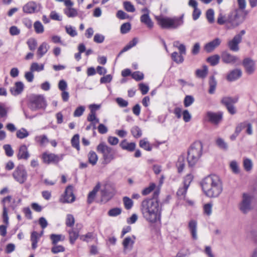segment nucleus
Returning <instances> with one entry per match:
<instances>
[{
	"label": "nucleus",
	"mask_w": 257,
	"mask_h": 257,
	"mask_svg": "<svg viewBox=\"0 0 257 257\" xmlns=\"http://www.w3.org/2000/svg\"><path fill=\"white\" fill-rule=\"evenodd\" d=\"M140 209L143 218L148 222L154 224L161 221L162 209L157 200H143Z\"/></svg>",
	"instance_id": "f257e3e1"
},
{
	"label": "nucleus",
	"mask_w": 257,
	"mask_h": 257,
	"mask_svg": "<svg viewBox=\"0 0 257 257\" xmlns=\"http://www.w3.org/2000/svg\"><path fill=\"white\" fill-rule=\"evenodd\" d=\"M202 189L205 195L210 198L219 196L222 191V182L218 176L209 175L200 182Z\"/></svg>",
	"instance_id": "f03ea898"
},
{
	"label": "nucleus",
	"mask_w": 257,
	"mask_h": 257,
	"mask_svg": "<svg viewBox=\"0 0 257 257\" xmlns=\"http://www.w3.org/2000/svg\"><path fill=\"white\" fill-rule=\"evenodd\" d=\"M158 24L162 28L169 30L177 29L184 23L183 15L180 17H169L163 15L155 17Z\"/></svg>",
	"instance_id": "7ed1b4c3"
},
{
	"label": "nucleus",
	"mask_w": 257,
	"mask_h": 257,
	"mask_svg": "<svg viewBox=\"0 0 257 257\" xmlns=\"http://www.w3.org/2000/svg\"><path fill=\"white\" fill-rule=\"evenodd\" d=\"M203 145L200 141L194 142L188 151L187 160L190 166H193L202 155Z\"/></svg>",
	"instance_id": "20e7f679"
},
{
	"label": "nucleus",
	"mask_w": 257,
	"mask_h": 257,
	"mask_svg": "<svg viewBox=\"0 0 257 257\" xmlns=\"http://www.w3.org/2000/svg\"><path fill=\"white\" fill-rule=\"evenodd\" d=\"M96 150L102 154V164L103 165L109 164L115 158V151L103 142L97 146Z\"/></svg>",
	"instance_id": "39448f33"
},
{
	"label": "nucleus",
	"mask_w": 257,
	"mask_h": 257,
	"mask_svg": "<svg viewBox=\"0 0 257 257\" xmlns=\"http://www.w3.org/2000/svg\"><path fill=\"white\" fill-rule=\"evenodd\" d=\"M248 11L235 9L228 15L227 21L234 27H236L241 24L248 15Z\"/></svg>",
	"instance_id": "423d86ee"
},
{
	"label": "nucleus",
	"mask_w": 257,
	"mask_h": 257,
	"mask_svg": "<svg viewBox=\"0 0 257 257\" xmlns=\"http://www.w3.org/2000/svg\"><path fill=\"white\" fill-rule=\"evenodd\" d=\"M253 196L249 193H243L241 199L238 204L239 210L243 213L246 214L251 209V202Z\"/></svg>",
	"instance_id": "0eeeda50"
},
{
	"label": "nucleus",
	"mask_w": 257,
	"mask_h": 257,
	"mask_svg": "<svg viewBox=\"0 0 257 257\" xmlns=\"http://www.w3.org/2000/svg\"><path fill=\"white\" fill-rule=\"evenodd\" d=\"M46 106V101L43 95H35L32 96L30 105L31 110L35 111L39 109H45Z\"/></svg>",
	"instance_id": "6e6552de"
},
{
	"label": "nucleus",
	"mask_w": 257,
	"mask_h": 257,
	"mask_svg": "<svg viewBox=\"0 0 257 257\" xmlns=\"http://www.w3.org/2000/svg\"><path fill=\"white\" fill-rule=\"evenodd\" d=\"M13 176L20 184H23L27 179L28 174L24 167L23 165H19L13 173Z\"/></svg>",
	"instance_id": "1a4fd4ad"
},
{
	"label": "nucleus",
	"mask_w": 257,
	"mask_h": 257,
	"mask_svg": "<svg viewBox=\"0 0 257 257\" xmlns=\"http://www.w3.org/2000/svg\"><path fill=\"white\" fill-rule=\"evenodd\" d=\"M64 155H56L53 153H44L42 154V158L44 163L46 164H57L63 160Z\"/></svg>",
	"instance_id": "9d476101"
},
{
	"label": "nucleus",
	"mask_w": 257,
	"mask_h": 257,
	"mask_svg": "<svg viewBox=\"0 0 257 257\" xmlns=\"http://www.w3.org/2000/svg\"><path fill=\"white\" fill-rule=\"evenodd\" d=\"M41 9V6L40 4L33 1H31L24 6L23 10L25 13L32 14L40 11Z\"/></svg>",
	"instance_id": "9b49d317"
},
{
	"label": "nucleus",
	"mask_w": 257,
	"mask_h": 257,
	"mask_svg": "<svg viewBox=\"0 0 257 257\" xmlns=\"http://www.w3.org/2000/svg\"><path fill=\"white\" fill-rule=\"evenodd\" d=\"M246 73L248 75L252 74L255 70V62L250 58H245L242 61Z\"/></svg>",
	"instance_id": "f8f14e48"
},
{
	"label": "nucleus",
	"mask_w": 257,
	"mask_h": 257,
	"mask_svg": "<svg viewBox=\"0 0 257 257\" xmlns=\"http://www.w3.org/2000/svg\"><path fill=\"white\" fill-rule=\"evenodd\" d=\"M221 59L222 61L226 64L238 65L240 63L239 59L237 56L232 55L226 52L222 53Z\"/></svg>",
	"instance_id": "ddd939ff"
},
{
	"label": "nucleus",
	"mask_w": 257,
	"mask_h": 257,
	"mask_svg": "<svg viewBox=\"0 0 257 257\" xmlns=\"http://www.w3.org/2000/svg\"><path fill=\"white\" fill-rule=\"evenodd\" d=\"M206 117L207 120L213 124L217 125L222 120V113L221 112H213L208 111L206 113Z\"/></svg>",
	"instance_id": "4468645a"
},
{
	"label": "nucleus",
	"mask_w": 257,
	"mask_h": 257,
	"mask_svg": "<svg viewBox=\"0 0 257 257\" xmlns=\"http://www.w3.org/2000/svg\"><path fill=\"white\" fill-rule=\"evenodd\" d=\"M62 203H72L75 200V196L73 193V187L71 186H68L65 192V195L63 198L60 199Z\"/></svg>",
	"instance_id": "2eb2a0df"
},
{
	"label": "nucleus",
	"mask_w": 257,
	"mask_h": 257,
	"mask_svg": "<svg viewBox=\"0 0 257 257\" xmlns=\"http://www.w3.org/2000/svg\"><path fill=\"white\" fill-rule=\"evenodd\" d=\"M241 42L240 37L239 36H234L232 39L228 41L227 46L231 51L237 52L239 50V44Z\"/></svg>",
	"instance_id": "dca6fc26"
},
{
	"label": "nucleus",
	"mask_w": 257,
	"mask_h": 257,
	"mask_svg": "<svg viewBox=\"0 0 257 257\" xmlns=\"http://www.w3.org/2000/svg\"><path fill=\"white\" fill-rule=\"evenodd\" d=\"M221 42V39L216 38L212 41L206 43L204 47V49L207 53H211L220 45Z\"/></svg>",
	"instance_id": "f3484780"
},
{
	"label": "nucleus",
	"mask_w": 257,
	"mask_h": 257,
	"mask_svg": "<svg viewBox=\"0 0 257 257\" xmlns=\"http://www.w3.org/2000/svg\"><path fill=\"white\" fill-rule=\"evenodd\" d=\"M242 71L240 69H234L230 71L226 76V79L230 82L234 81L241 77Z\"/></svg>",
	"instance_id": "a211bd4d"
},
{
	"label": "nucleus",
	"mask_w": 257,
	"mask_h": 257,
	"mask_svg": "<svg viewBox=\"0 0 257 257\" xmlns=\"http://www.w3.org/2000/svg\"><path fill=\"white\" fill-rule=\"evenodd\" d=\"M188 5L194 9L192 18L194 21L197 20L201 14V11L197 8L198 3L195 0H189Z\"/></svg>",
	"instance_id": "6ab92c4d"
},
{
	"label": "nucleus",
	"mask_w": 257,
	"mask_h": 257,
	"mask_svg": "<svg viewBox=\"0 0 257 257\" xmlns=\"http://www.w3.org/2000/svg\"><path fill=\"white\" fill-rule=\"evenodd\" d=\"M30 157L28 148L25 145H21L18 151L17 158L19 160H27Z\"/></svg>",
	"instance_id": "aec40b11"
},
{
	"label": "nucleus",
	"mask_w": 257,
	"mask_h": 257,
	"mask_svg": "<svg viewBox=\"0 0 257 257\" xmlns=\"http://www.w3.org/2000/svg\"><path fill=\"white\" fill-rule=\"evenodd\" d=\"M197 223L195 220H191L188 223V228L191 234L192 238L194 240L198 238L197 234Z\"/></svg>",
	"instance_id": "412c9836"
},
{
	"label": "nucleus",
	"mask_w": 257,
	"mask_h": 257,
	"mask_svg": "<svg viewBox=\"0 0 257 257\" xmlns=\"http://www.w3.org/2000/svg\"><path fill=\"white\" fill-rule=\"evenodd\" d=\"M135 239L136 237L134 235L125 237L122 242L124 250H131L133 246Z\"/></svg>",
	"instance_id": "4be33fe9"
},
{
	"label": "nucleus",
	"mask_w": 257,
	"mask_h": 257,
	"mask_svg": "<svg viewBox=\"0 0 257 257\" xmlns=\"http://www.w3.org/2000/svg\"><path fill=\"white\" fill-rule=\"evenodd\" d=\"M24 87V84L22 82H17L15 86L11 88V92L13 95H17L23 91Z\"/></svg>",
	"instance_id": "5701e85b"
},
{
	"label": "nucleus",
	"mask_w": 257,
	"mask_h": 257,
	"mask_svg": "<svg viewBox=\"0 0 257 257\" xmlns=\"http://www.w3.org/2000/svg\"><path fill=\"white\" fill-rule=\"evenodd\" d=\"M49 48L50 46L47 43H42L39 47L37 52L39 58L42 57L48 52Z\"/></svg>",
	"instance_id": "b1692460"
},
{
	"label": "nucleus",
	"mask_w": 257,
	"mask_h": 257,
	"mask_svg": "<svg viewBox=\"0 0 257 257\" xmlns=\"http://www.w3.org/2000/svg\"><path fill=\"white\" fill-rule=\"evenodd\" d=\"M120 146L123 150L132 152L135 149L136 144L135 143H128L126 140H123L120 143Z\"/></svg>",
	"instance_id": "393cba45"
},
{
	"label": "nucleus",
	"mask_w": 257,
	"mask_h": 257,
	"mask_svg": "<svg viewBox=\"0 0 257 257\" xmlns=\"http://www.w3.org/2000/svg\"><path fill=\"white\" fill-rule=\"evenodd\" d=\"M141 22L147 26L149 28H152L154 23L150 19L148 14H144L140 18Z\"/></svg>",
	"instance_id": "a878e982"
},
{
	"label": "nucleus",
	"mask_w": 257,
	"mask_h": 257,
	"mask_svg": "<svg viewBox=\"0 0 257 257\" xmlns=\"http://www.w3.org/2000/svg\"><path fill=\"white\" fill-rule=\"evenodd\" d=\"M40 238L39 233L37 231H34L31 233V241L32 242V248L33 249H35L37 247V243Z\"/></svg>",
	"instance_id": "bb28decb"
},
{
	"label": "nucleus",
	"mask_w": 257,
	"mask_h": 257,
	"mask_svg": "<svg viewBox=\"0 0 257 257\" xmlns=\"http://www.w3.org/2000/svg\"><path fill=\"white\" fill-rule=\"evenodd\" d=\"M100 186L99 184H97L93 189L89 192L88 195L87 202L89 204L91 203L95 198L97 192L100 189Z\"/></svg>",
	"instance_id": "cd10ccee"
},
{
	"label": "nucleus",
	"mask_w": 257,
	"mask_h": 257,
	"mask_svg": "<svg viewBox=\"0 0 257 257\" xmlns=\"http://www.w3.org/2000/svg\"><path fill=\"white\" fill-rule=\"evenodd\" d=\"M87 158L88 162L92 166H94L96 164L98 161V157L94 151H90L87 155Z\"/></svg>",
	"instance_id": "c85d7f7f"
},
{
	"label": "nucleus",
	"mask_w": 257,
	"mask_h": 257,
	"mask_svg": "<svg viewBox=\"0 0 257 257\" xmlns=\"http://www.w3.org/2000/svg\"><path fill=\"white\" fill-rule=\"evenodd\" d=\"M68 232L69 233L70 242L71 244H73L79 236V231L72 229L69 230Z\"/></svg>",
	"instance_id": "c756f323"
},
{
	"label": "nucleus",
	"mask_w": 257,
	"mask_h": 257,
	"mask_svg": "<svg viewBox=\"0 0 257 257\" xmlns=\"http://www.w3.org/2000/svg\"><path fill=\"white\" fill-rule=\"evenodd\" d=\"M238 98L236 97H225L221 100V102L226 106L232 105L237 102Z\"/></svg>",
	"instance_id": "7c9ffc66"
},
{
	"label": "nucleus",
	"mask_w": 257,
	"mask_h": 257,
	"mask_svg": "<svg viewBox=\"0 0 257 257\" xmlns=\"http://www.w3.org/2000/svg\"><path fill=\"white\" fill-rule=\"evenodd\" d=\"M35 141L41 146L44 147L49 143V140L46 135H41L35 137Z\"/></svg>",
	"instance_id": "2f4dec72"
},
{
	"label": "nucleus",
	"mask_w": 257,
	"mask_h": 257,
	"mask_svg": "<svg viewBox=\"0 0 257 257\" xmlns=\"http://www.w3.org/2000/svg\"><path fill=\"white\" fill-rule=\"evenodd\" d=\"M229 168L234 174H238L240 172L239 164L235 160H232L230 162Z\"/></svg>",
	"instance_id": "473e14b6"
},
{
	"label": "nucleus",
	"mask_w": 257,
	"mask_h": 257,
	"mask_svg": "<svg viewBox=\"0 0 257 257\" xmlns=\"http://www.w3.org/2000/svg\"><path fill=\"white\" fill-rule=\"evenodd\" d=\"M208 73V67L206 65H203L201 69H198L196 70V75L197 77L204 78Z\"/></svg>",
	"instance_id": "72a5a7b5"
},
{
	"label": "nucleus",
	"mask_w": 257,
	"mask_h": 257,
	"mask_svg": "<svg viewBox=\"0 0 257 257\" xmlns=\"http://www.w3.org/2000/svg\"><path fill=\"white\" fill-rule=\"evenodd\" d=\"M243 167L245 171H251L253 167L252 161L250 159L244 158L243 160Z\"/></svg>",
	"instance_id": "f704fd0d"
},
{
	"label": "nucleus",
	"mask_w": 257,
	"mask_h": 257,
	"mask_svg": "<svg viewBox=\"0 0 257 257\" xmlns=\"http://www.w3.org/2000/svg\"><path fill=\"white\" fill-rule=\"evenodd\" d=\"M209 89L208 92L210 94H213L215 92L217 82L215 79L214 76H212L210 77L209 81Z\"/></svg>",
	"instance_id": "c9c22d12"
},
{
	"label": "nucleus",
	"mask_w": 257,
	"mask_h": 257,
	"mask_svg": "<svg viewBox=\"0 0 257 257\" xmlns=\"http://www.w3.org/2000/svg\"><path fill=\"white\" fill-rule=\"evenodd\" d=\"M50 239L52 241V243L53 245H55L57 244L59 241L64 240L65 236L61 234H52L50 235Z\"/></svg>",
	"instance_id": "e433bc0d"
},
{
	"label": "nucleus",
	"mask_w": 257,
	"mask_h": 257,
	"mask_svg": "<svg viewBox=\"0 0 257 257\" xmlns=\"http://www.w3.org/2000/svg\"><path fill=\"white\" fill-rule=\"evenodd\" d=\"M113 195V194L109 192L106 188L102 189L101 191L102 200L107 201L112 197Z\"/></svg>",
	"instance_id": "4c0bfd02"
},
{
	"label": "nucleus",
	"mask_w": 257,
	"mask_h": 257,
	"mask_svg": "<svg viewBox=\"0 0 257 257\" xmlns=\"http://www.w3.org/2000/svg\"><path fill=\"white\" fill-rule=\"evenodd\" d=\"M138 40L137 38H134L132 41H131L120 51L119 55L126 52L131 49L132 47L135 46L138 43Z\"/></svg>",
	"instance_id": "58836bf2"
},
{
	"label": "nucleus",
	"mask_w": 257,
	"mask_h": 257,
	"mask_svg": "<svg viewBox=\"0 0 257 257\" xmlns=\"http://www.w3.org/2000/svg\"><path fill=\"white\" fill-rule=\"evenodd\" d=\"M216 144L219 148L221 150L226 151L228 149V145L225 141L220 138H218L216 140Z\"/></svg>",
	"instance_id": "ea45409f"
},
{
	"label": "nucleus",
	"mask_w": 257,
	"mask_h": 257,
	"mask_svg": "<svg viewBox=\"0 0 257 257\" xmlns=\"http://www.w3.org/2000/svg\"><path fill=\"white\" fill-rule=\"evenodd\" d=\"M29 135V132L24 128H21L18 130L16 132V136L20 139H25L28 137Z\"/></svg>",
	"instance_id": "a19ab883"
},
{
	"label": "nucleus",
	"mask_w": 257,
	"mask_h": 257,
	"mask_svg": "<svg viewBox=\"0 0 257 257\" xmlns=\"http://www.w3.org/2000/svg\"><path fill=\"white\" fill-rule=\"evenodd\" d=\"M172 60L177 64L182 63L184 61V57L177 52H174L171 54Z\"/></svg>",
	"instance_id": "79ce46f5"
},
{
	"label": "nucleus",
	"mask_w": 257,
	"mask_h": 257,
	"mask_svg": "<svg viewBox=\"0 0 257 257\" xmlns=\"http://www.w3.org/2000/svg\"><path fill=\"white\" fill-rule=\"evenodd\" d=\"M220 60V56L218 55H214L209 57L207 61L212 66H215L218 64Z\"/></svg>",
	"instance_id": "37998d69"
},
{
	"label": "nucleus",
	"mask_w": 257,
	"mask_h": 257,
	"mask_svg": "<svg viewBox=\"0 0 257 257\" xmlns=\"http://www.w3.org/2000/svg\"><path fill=\"white\" fill-rule=\"evenodd\" d=\"M44 69V64H39L37 62L32 63L31 65V67H30V70L32 72H34V71L40 72L41 71L43 70Z\"/></svg>",
	"instance_id": "c03bdc74"
},
{
	"label": "nucleus",
	"mask_w": 257,
	"mask_h": 257,
	"mask_svg": "<svg viewBox=\"0 0 257 257\" xmlns=\"http://www.w3.org/2000/svg\"><path fill=\"white\" fill-rule=\"evenodd\" d=\"M34 28L35 29V31L37 34H42L44 31V28L42 23L37 21L35 22L34 24Z\"/></svg>",
	"instance_id": "a18cd8bd"
},
{
	"label": "nucleus",
	"mask_w": 257,
	"mask_h": 257,
	"mask_svg": "<svg viewBox=\"0 0 257 257\" xmlns=\"http://www.w3.org/2000/svg\"><path fill=\"white\" fill-rule=\"evenodd\" d=\"M206 17L207 21L210 24L214 22V12L213 9H208L206 13Z\"/></svg>",
	"instance_id": "49530a36"
},
{
	"label": "nucleus",
	"mask_w": 257,
	"mask_h": 257,
	"mask_svg": "<svg viewBox=\"0 0 257 257\" xmlns=\"http://www.w3.org/2000/svg\"><path fill=\"white\" fill-rule=\"evenodd\" d=\"M64 13L69 18L75 17L77 15V12L75 9L69 7L64 10Z\"/></svg>",
	"instance_id": "de8ad7c7"
},
{
	"label": "nucleus",
	"mask_w": 257,
	"mask_h": 257,
	"mask_svg": "<svg viewBox=\"0 0 257 257\" xmlns=\"http://www.w3.org/2000/svg\"><path fill=\"white\" fill-rule=\"evenodd\" d=\"M140 147L148 151L152 150V147L150 146L149 143L147 141V139H144L140 141Z\"/></svg>",
	"instance_id": "09e8293b"
},
{
	"label": "nucleus",
	"mask_w": 257,
	"mask_h": 257,
	"mask_svg": "<svg viewBox=\"0 0 257 257\" xmlns=\"http://www.w3.org/2000/svg\"><path fill=\"white\" fill-rule=\"evenodd\" d=\"M72 146L78 151L80 149L79 147V136L78 134L75 135L71 139Z\"/></svg>",
	"instance_id": "8fccbe9b"
},
{
	"label": "nucleus",
	"mask_w": 257,
	"mask_h": 257,
	"mask_svg": "<svg viewBox=\"0 0 257 257\" xmlns=\"http://www.w3.org/2000/svg\"><path fill=\"white\" fill-rule=\"evenodd\" d=\"M75 223V219L74 216L70 214H67L66 219V225L68 227H72Z\"/></svg>",
	"instance_id": "3c124183"
},
{
	"label": "nucleus",
	"mask_w": 257,
	"mask_h": 257,
	"mask_svg": "<svg viewBox=\"0 0 257 257\" xmlns=\"http://www.w3.org/2000/svg\"><path fill=\"white\" fill-rule=\"evenodd\" d=\"M131 133L136 138H139L141 137L142 133L141 130L137 126H135L131 129Z\"/></svg>",
	"instance_id": "603ef678"
},
{
	"label": "nucleus",
	"mask_w": 257,
	"mask_h": 257,
	"mask_svg": "<svg viewBox=\"0 0 257 257\" xmlns=\"http://www.w3.org/2000/svg\"><path fill=\"white\" fill-rule=\"evenodd\" d=\"M179 173H181L184 169L185 166V160L183 157H180L176 163Z\"/></svg>",
	"instance_id": "864d4df0"
},
{
	"label": "nucleus",
	"mask_w": 257,
	"mask_h": 257,
	"mask_svg": "<svg viewBox=\"0 0 257 257\" xmlns=\"http://www.w3.org/2000/svg\"><path fill=\"white\" fill-rule=\"evenodd\" d=\"M65 250V247L61 245L55 244L51 248V252L54 254L64 252Z\"/></svg>",
	"instance_id": "5fc2aeb1"
},
{
	"label": "nucleus",
	"mask_w": 257,
	"mask_h": 257,
	"mask_svg": "<svg viewBox=\"0 0 257 257\" xmlns=\"http://www.w3.org/2000/svg\"><path fill=\"white\" fill-rule=\"evenodd\" d=\"M29 48L31 51H34L37 46V41L34 38L29 39L27 42Z\"/></svg>",
	"instance_id": "6e6d98bb"
},
{
	"label": "nucleus",
	"mask_w": 257,
	"mask_h": 257,
	"mask_svg": "<svg viewBox=\"0 0 257 257\" xmlns=\"http://www.w3.org/2000/svg\"><path fill=\"white\" fill-rule=\"evenodd\" d=\"M213 204L212 203H208L204 205L203 211L204 213L208 216H209L212 213Z\"/></svg>",
	"instance_id": "4d7b16f0"
},
{
	"label": "nucleus",
	"mask_w": 257,
	"mask_h": 257,
	"mask_svg": "<svg viewBox=\"0 0 257 257\" xmlns=\"http://www.w3.org/2000/svg\"><path fill=\"white\" fill-rule=\"evenodd\" d=\"M123 202L125 208L127 210L130 209L133 205V201L127 197H124L123 198Z\"/></svg>",
	"instance_id": "13d9d810"
},
{
	"label": "nucleus",
	"mask_w": 257,
	"mask_h": 257,
	"mask_svg": "<svg viewBox=\"0 0 257 257\" xmlns=\"http://www.w3.org/2000/svg\"><path fill=\"white\" fill-rule=\"evenodd\" d=\"M194 101V97L191 95H187L184 100V106L186 107L190 106Z\"/></svg>",
	"instance_id": "bf43d9fd"
},
{
	"label": "nucleus",
	"mask_w": 257,
	"mask_h": 257,
	"mask_svg": "<svg viewBox=\"0 0 257 257\" xmlns=\"http://www.w3.org/2000/svg\"><path fill=\"white\" fill-rule=\"evenodd\" d=\"M121 212V209L119 208H114L109 210L108 212V215L110 216H116L119 215Z\"/></svg>",
	"instance_id": "052dcab7"
},
{
	"label": "nucleus",
	"mask_w": 257,
	"mask_h": 257,
	"mask_svg": "<svg viewBox=\"0 0 257 257\" xmlns=\"http://www.w3.org/2000/svg\"><path fill=\"white\" fill-rule=\"evenodd\" d=\"M65 29L67 33L71 37H75L77 35V33L74 28H73L71 26H66Z\"/></svg>",
	"instance_id": "680f3d73"
},
{
	"label": "nucleus",
	"mask_w": 257,
	"mask_h": 257,
	"mask_svg": "<svg viewBox=\"0 0 257 257\" xmlns=\"http://www.w3.org/2000/svg\"><path fill=\"white\" fill-rule=\"evenodd\" d=\"M131 28V26L130 23H124L121 26L120 32L122 34H126L130 31Z\"/></svg>",
	"instance_id": "e2e57ef3"
},
{
	"label": "nucleus",
	"mask_w": 257,
	"mask_h": 257,
	"mask_svg": "<svg viewBox=\"0 0 257 257\" xmlns=\"http://www.w3.org/2000/svg\"><path fill=\"white\" fill-rule=\"evenodd\" d=\"M4 149L5 150L6 154L8 157H12L14 154V151L12 149L11 145H5L3 146Z\"/></svg>",
	"instance_id": "0e129e2a"
},
{
	"label": "nucleus",
	"mask_w": 257,
	"mask_h": 257,
	"mask_svg": "<svg viewBox=\"0 0 257 257\" xmlns=\"http://www.w3.org/2000/svg\"><path fill=\"white\" fill-rule=\"evenodd\" d=\"M123 6L125 10L128 12H134L135 11L134 6L129 2H124Z\"/></svg>",
	"instance_id": "69168bd1"
},
{
	"label": "nucleus",
	"mask_w": 257,
	"mask_h": 257,
	"mask_svg": "<svg viewBox=\"0 0 257 257\" xmlns=\"http://www.w3.org/2000/svg\"><path fill=\"white\" fill-rule=\"evenodd\" d=\"M85 110V107L80 106L78 107L74 112L73 115L75 117H79L82 115Z\"/></svg>",
	"instance_id": "338daca9"
},
{
	"label": "nucleus",
	"mask_w": 257,
	"mask_h": 257,
	"mask_svg": "<svg viewBox=\"0 0 257 257\" xmlns=\"http://www.w3.org/2000/svg\"><path fill=\"white\" fill-rule=\"evenodd\" d=\"M192 180L193 176L191 174H188L186 175L184 178L183 181L184 186L188 188Z\"/></svg>",
	"instance_id": "774afa93"
}]
</instances>
